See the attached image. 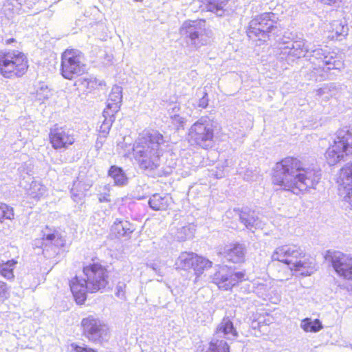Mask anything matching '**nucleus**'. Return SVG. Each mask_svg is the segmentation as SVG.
Returning a JSON list of instances; mask_svg holds the SVG:
<instances>
[{"instance_id":"c85d7f7f","label":"nucleus","mask_w":352,"mask_h":352,"mask_svg":"<svg viewBox=\"0 0 352 352\" xmlns=\"http://www.w3.org/2000/svg\"><path fill=\"white\" fill-rule=\"evenodd\" d=\"M108 175L113 180L116 186H122L127 184L128 178L120 167L116 165L111 166L108 171Z\"/></svg>"},{"instance_id":"864d4df0","label":"nucleus","mask_w":352,"mask_h":352,"mask_svg":"<svg viewBox=\"0 0 352 352\" xmlns=\"http://www.w3.org/2000/svg\"><path fill=\"white\" fill-rule=\"evenodd\" d=\"M30 172H32V171H31V170H28V171L27 172L28 175H31Z\"/></svg>"},{"instance_id":"79ce46f5","label":"nucleus","mask_w":352,"mask_h":352,"mask_svg":"<svg viewBox=\"0 0 352 352\" xmlns=\"http://www.w3.org/2000/svg\"><path fill=\"white\" fill-rule=\"evenodd\" d=\"M339 276L347 280H352V262L349 265V267L344 270Z\"/></svg>"},{"instance_id":"dca6fc26","label":"nucleus","mask_w":352,"mask_h":352,"mask_svg":"<svg viewBox=\"0 0 352 352\" xmlns=\"http://www.w3.org/2000/svg\"><path fill=\"white\" fill-rule=\"evenodd\" d=\"M52 146L56 149H67L75 142L74 132L67 126H59L55 124L49 133Z\"/></svg>"},{"instance_id":"2f4dec72","label":"nucleus","mask_w":352,"mask_h":352,"mask_svg":"<svg viewBox=\"0 0 352 352\" xmlns=\"http://www.w3.org/2000/svg\"><path fill=\"white\" fill-rule=\"evenodd\" d=\"M300 327L305 332L316 333L322 329V324L320 320H312L309 318L303 319L300 322Z\"/></svg>"},{"instance_id":"c9c22d12","label":"nucleus","mask_w":352,"mask_h":352,"mask_svg":"<svg viewBox=\"0 0 352 352\" xmlns=\"http://www.w3.org/2000/svg\"><path fill=\"white\" fill-rule=\"evenodd\" d=\"M179 109V107L177 105H175L172 108V111L169 112L172 124L175 126L176 130L184 129V124L186 122V119L177 113Z\"/></svg>"},{"instance_id":"f257e3e1","label":"nucleus","mask_w":352,"mask_h":352,"mask_svg":"<svg viewBox=\"0 0 352 352\" xmlns=\"http://www.w3.org/2000/svg\"><path fill=\"white\" fill-rule=\"evenodd\" d=\"M319 170L305 167L299 160L287 157L276 163L272 177V183L277 190H290L298 195L299 192L315 188L320 179Z\"/></svg>"},{"instance_id":"de8ad7c7","label":"nucleus","mask_w":352,"mask_h":352,"mask_svg":"<svg viewBox=\"0 0 352 352\" xmlns=\"http://www.w3.org/2000/svg\"><path fill=\"white\" fill-rule=\"evenodd\" d=\"M16 40L14 38H10L6 39L5 41V43H6V45H11L13 43H16Z\"/></svg>"},{"instance_id":"2eb2a0df","label":"nucleus","mask_w":352,"mask_h":352,"mask_svg":"<svg viewBox=\"0 0 352 352\" xmlns=\"http://www.w3.org/2000/svg\"><path fill=\"white\" fill-rule=\"evenodd\" d=\"M338 195L352 207V162L346 164L335 177Z\"/></svg>"},{"instance_id":"5fc2aeb1","label":"nucleus","mask_w":352,"mask_h":352,"mask_svg":"<svg viewBox=\"0 0 352 352\" xmlns=\"http://www.w3.org/2000/svg\"><path fill=\"white\" fill-rule=\"evenodd\" d=\"M134 1H137V2H141L143 0H133Z\"/></svg>"},{"instance_id":"c03bdc74","label":"nucleus","mask_w":352,"mask_h":352,"mask_svg":"<svg viewBox=\"0 0 352 352\" xmlns=\"http://www.w3.org/2000/svg\"><path fill=\"white\" fill-rule=\"evenodd\" d=\"M125 287V285L124 283H119L116 287V295L120 298L124 297V291L123 289Z\"/></svg>"},{"instance_id":"58836bf2","label":"nucleus","mask_w":352,"mask_h":352,"mask_svg":"<svg viewBox=\"0 0 352 352\" xmlns=\"http://www.w3.org/2000/svg\"><path fill=\"white\" fill-rule=\"evenodd\" d=\"M9 296V287L7 284L0 280V301L7 298Z\"/></svg>"},{"instance_id":"a19ab883","label":"nucleus","mask_w":352,"mask_h":352,"mask_svg":"<svg viewBox=\"0 0 352 352\" xmlns=\"http://www.w3.org/2000/svg\"><path fill=\"white\" fill-rule=\"evenodd\" d=\"M335 86L333 83L324 85L322 87H320L316 90L317 95L322 96L324 94H329L331 91V88H334Z\"/></svg>"},{"instance_id":"7ed1b4c3","label":"nucleus","mask_w":352,"mask_h":352,"mask_svg":"<svg viewBox=\"0 0 352 352\" xmlns=\"http://www.w3.org/2000/svg\"><path fill=\"white\" fill-rule=\"evenodd\" d=\"M165 143L163 135L157 131H144L133 146V153L141 168L153 170L160 164L161 146Z\"/></svg>"},{"instance_id":"f3484780","label":"nucleus","mask_w":352,"mask_h":352,"mask_svg":"<svg viewBox=\"0 0 352 352\" xmlns=\"http://www.w3.org/2000/svg\"><path fill=\"white\" fill-rule=\"evenodd\" d=\"M325 259L331 263L336 273L340 276L352 262V256L340 251L328 250L325 254Z\"/></svg>"},{"instance_id":"6ab92c4d","label":"nucleus","mask_w":352,"mask_h":352,"mask_svg":"<svg viewBox=\"0 0 352 352\" xmlns=\"http://www.w3.org/2000/svg\"><path fill=\"white\" fill-rule=\"evenodd\" d=\"M234 211L239 215L241 223H243L247 229L252 230V229L262 228V221L254 210L245 208L241 210L238 209L234 210Z\"/></svg>"},{"instance_id":"b1692460","label":"nucleus","mask_w":352,"mask_h":352,"mask_svg":"<svg viewBox=\"0 0 352 352\" xmlns=\"http://www.w3.org/2000/svg\"><path fill=\"white\" fill-rule=\"evenodd\" d=\"M172 202L171 197L168 195L154 194L148 200V205L153 210H165Z\"/></svg>"},{"instance_id":"f03ea898","label":"nucleus","mask_w":352,"mask_h":352,"mask_svg":"<svg viewBox=\"0 0 352 352\" xmlns=\"http://www.w3.org/2000/svg\"><path fill=\"white\" fill-rule=\"evenodd\" d=\"M84 278L75 276L69 282L71 292L76 302L82 305L87 293H94L104 289L109 283L108 272L100 263H94L83 267Z\"/></svg>"},{"instance_id":"4c0bfd02","label":"nucleus","mask_w":352,"mask_h":352,"mask_svg":"<svg viewBox=\"0 0 352 352\" xmlns=\"http://www.w3.org/2000/svg\"><path fill=\"white\" fill-rule=\"evenodd\" d=\"M51 96V91L47 86H41L36 90V100L41 102L48 99Z\"/></svg>"},{"instance_id":"423d86ee","label":"nucleus","mask_w":352,"mask_h":352,"mask_svg":"<svg viewBox=\"0 0 352 352\" xmlns=\"http://www.w3.org/2000/svg\"><path fill=\"white\" fill-rule=\"evenodd\" d=\"M239 333L229 317H224L217 326L213 338L206 352H230V346L227 341L236 340Z\"/></svg>"},{"instance_id":"aec40b11","label":"nucleus","mask_w":352,"mask_h":352,"mask_svg":"<svg viewBox=\"0 0 352 352\" xmlns=\"http://www.w3.org/2000/svg\"><path fill=\"white\" fill-rule=\"evenodd\" d=\"M223 254L227 261L232 263H239L243 262L245 255V246L241 243L230 245L224 248Z\"/></svg>"},{"instance_id":"6e6d98bb","label":"nucleus","mask_w":352,"mask_h":352,"mask_svg":"<svg viewBox=\"0 0 352 352\" xmlns=\"http://www.w3.org/2000/svg\"><path fill=\"white\" fill-rule=\"evenodd\" d=\"M223 177V175H220L219 176H217V177L221 178Z\"/></svg>"},{"instance_id":"ea45409f","label":"nucleus","mask_w":352,"mask_h":352,"mask_svg":"<svg viewBox=\"0 0 352 352\" xmlns=\"http://www.w3.org/2000/svg\"><path fill=\"white\" fill-rule=\"evenodd\" d=\"M72 351L74 352H96L91 348L83 344V346L78 345L77 344L73 343L71 344Z\"/></svg>"},{"instance_id":"603ef678","label":"nucleus","mask_w":352,"mask_h":352,"mask_svg":"<svg viewBox=\"0 0 352 352\" xmlns=\"http://www.w3.org/2000/svg\"><path fill=\"white\" fill-rule=\"evenodd\" d=\"M164 172H165L166 174H169L171 172V168L169 167L168 170H164Z\"/></svg>"},{"instance_id":"393cba45","label":"nucleus","mask_w":352,"mask_h":352,"mask_svg":"<svg viewBox=\"0 0 352 352\" xmlns=\"http://www.w3.org/2000/svg\"><path fill=\"white\" fill-rule=\"evenodd\" d=\"M92 184L82 181H74L71 189V197L76 203L82 200L85 196V192L88 191Z\"/></svg>"},{"instance_id":"4468645a","label":"nucleus","mask_w":352,"mask_h":352,"mask_svg":"<svg viewBox=\"0 0 352 352\" xmlns=\"http://www.w3.org/2000/svg\"><path fill=\"white\" fill-rule=\"evenodd\" d=\"M245 280V274L243 272L236 271L227 266H221L212 276V282L220 289L228 291L231 289L239 283Z\"/></svg>"},{"instance_id":"72a5a7b5","label":"nucleus","mask_w":352,"mask_h":352,"mask_svg":"<svg viewBox=\"0 0 352 352\" xmlns=\"http://www.w3.org/2000/svg\"><path fill=\"white\" fill-rule=\"evenodd\" d=\"M212 266V262L208 259L204 258L197 254V258L194 262L192 269L195 271V274L199 276L205 270H207Z\"/></svg>"},{"instance_id":"e433bc0d","label":"nucleus","mask_w":352,"mask_h":352,"mask_svg":"<svg viewBox=\"0 0 352 352\" xmlns=\"http://www.w3.org/2000/svg\"><path fill=\"white\" fill-rule=\"evenodd\" d=\"M14 218V212L12 207L0 202V222L5 219L12 220Z\"/></svg>"},{"instance_id":"f8f14e48","label":"nucleus","mask_w":352,"mask_h":352,"mask_svg":"<svg viewBox=\"0 0 352 352\" xmlns=\"http://www.w3.org/2000/svg\"><path fill=\"white\" fill-rule=\"evenodd\" d=\"M81 327L84 336L95 344H102L109 337L108 326L98 318L88 316L82 318Z\"/></svg>"},{"instance_id":"1a4fd4ad","label":"nucleus","mask_w":352,"mask_h":352,"mask_svg":"<svg viewBox=\"0 0 352 352\" xmlns=\"http://www.w3.org/2000/svg\"><path fill=\"white\" fill-rule=\"evenodd\" d=\"M188 140L191 145L207 149L214 143V126L208 117H201L188 129Z\"/></svg>"},{"instance_id":"3c124183","label":"nucleus","mask_w":352,"mask_h":352,"mask_svg":"<svg viewBox=\"0 0 352 352\" xmlns=\"http://www.w3.org/2000/svg\"><path fill=\"white\" fill-rule=\"evenodd\" d=\"M153 269L156 272V273H157L160 276H162V273L160 272V270H157V269L156 267H155L154 266L153 267Z\"/></svg>"},{"instance_id":"412c9836","label":"nucleus","mask_w":352,"mask_h":352,"mask_svg":"<svg viewBox=\"0 0 352 352\" xmlns=\"http://www.w3.org/2000/svg\"><path fill=\"white\" fill-rule=\"evenodd\" d=\"M42 232L41 248L43 250H46L50 245H54L56 248L63 245V240L60 236L58 231L46 227Z\"/></svg>"},{"instance_id":"5701e85b","label":"nucleus","mask_w":352,"mask_h":352,"mask_svg":"<svg viewBox=\"0 0 352 352\" xmlns=\"http://www.w3.org/2000/svg\"><path fill=\"white\" fill-rule=\"evenodd\" d=\"M122 99V89L121 87L114 85L109 94L107 104L105 109L114 113H117L121 105Z\"/></svg>"},{"instance_id":"f704fd0d","label":"nucleus","mask_w":352,"mask_h":352,"mask_svg":"<svg viewBox=\"0 0 352 352\" xmlns=\"http://www.w3.org/2000/svg\"><path fill=\"white\" fill-rule=\"evenodd\" d=\"M195 228L193 226L187 225L177 228L175 233V238L180 241H185L193 236L195 232Z\"/></svg>"},{"instance_id":"cd10ccee","label":"nucleus","mask_w":352,"mask_h":352,"mask_svg":"<svg viewBox=\"0 0 352 352\" xmlns=\"http://www.w3.org/2000/svg\"><path fill=\"white\" fill-rule=\"evenodd\" d=\"M102 123L100 125L99 133L100 138H106L109 133L113 122L115 121V113L108 109H104L102 112Z\"/></svg>"},{"instance_id":"c756f323","label":"nucleus","mask_w":352,"mask_h":352,"mask_svg":"<svg viewBox=\"0 0 352 352\" xmlns=\"http://www.w3.org/2000/svg\"><path fill=\"white\" fill-rule=\"evenodd\" d=\"M228 0H201V2L204 4L205 9L208 11H210L216 13L219 16H221L223 12V10L226 5Z\"/></svg>"},{"instance_id":"39448f33","label":"nucleus","mask_w":352,"mask_h":352,"mask_svg":"<svg viewBox=\"0 0 352 352\" xmlns=\"http://www.w3.org/2000/svg\"><path fill=\"white\" fill-rule=\"evenodd\" d=\"M248 36L253 40L263 42L278 41L282 34V28L278 17L273 12H264L254 17L246 30Z\"/></svg>"},{"instance_id":"49530a36","label":"nucleus","mask_w":352,"mask_h":352,"mask_svg":"<svg viewBox=\"0 0 352 352\" xmlns=\"http://www.w3.org/2000/svg\"><path fill=\"white\" fill-rule=\"evenodd\" d=\"M320 1L323 3L327 4V5H330V6L335 4L339 1H341V0H320Z\"/></svg>"},{"instance_id":"4be33fe9","label":"nucleus","mask_w":352,"mask_h":352,"mask_svg":"<svg viewBox=\"0 0 352 352\" xmlns=\"http://www.w3.org/2000/svg\"><path fill=\"white\" fill-rule=\"evenodd\" d=\"M135 230L134 225L127 220L116 219L111 226V231L117 238L130 237Z\"/></svg>"},{"instance_id":"a878e982","label":"nucleus","mask_w":352,"mask_h":352,"mask_svg":"<svg viewBox=\"0 0 352 352\" xmlns=\"http://www.w3.org/2000/svg\"><path fill=\"white\" fill-rule=\"evenodd\" d=\"M197 258V254L192 252H183L175 261L177 269L188 270L193 267L194 262Z\"/></svg>"},{"instance_id":"7c9ffc66","label":"nucleus","mask_w":352,"mask_h":352,"mask_svg":"<svg viewBox=\"0 0 352 352\" xmlns=\"http://www.w3.org/2000/svg\"><path fill=\"white\" fill-rule=\"evenodd\" d=\"M16 264L14 259L8 260L6 262L0 261V275L8 280H12L14 278L13 270Z\"/></svg>"},{"instance_id":"20e7f679","label":"nucleus","mask_w":352,"mask_h":352,"mask_svg":"<svg viewBox=\"0 0 352 352\" xmlns=\"http://www.w3.org/2000/svg\"><path fill=\"white\" fill-rule=\"evenodd\" d=\"M272 259L285 263L291 270L300 272L303 276H311L316 271L315 260L307 256L304 250L296 245L278 247L274 251Z\"/></svg>"},{"instance_id":"9d476101","label":"nucleus","mask_w":352,"mask_h":352,"mask_svg":"<svg viewBox=\"0 0 352 352\" xmlns=\"http://www.w3.org/2000/svg\"><path fill=\"white\" fill-rule=\"evenodd\" d=\"M352 153V132L346 128L340 129L336 134L333 144L325 153L327 163L333 166Z\"/></svg>"},{"instance_id":"ddd939ff","label":"nucleus","mask_w":352,"mask_h":352,"mask_svg":"<svg viewBox=\"0 0 352 352\" xmlns=\"http://www.w3.org/2000/svg\"><path fill=\"white\" fill-rule=\"evenodd\" d=\"M307 57L309 58V60L314 65L313 69L316 72L337 69L341 65L340 61L337 60L336 53L322 48H315L311 45Z\"/></svg>"},{"instance_id":"a211bd4d","label":"nucleus","mask_w":352,"mask_h":352,"mask_svg":"<svg viewBox=\"0 0 352 352\" xmlns=\"http://www.w3.org/2000/svg\"><path fill=\"white\" fill-rule=\"evenodd\" d=\"M284 46L280 47L283 54H288L296 58L307 56L311 50V44L307 45L304 40L292 42L283 41Z\"/></svg>"},{"instance_id":"0eeeda50","label":"nucleus","mask_w":352,"mask_h":352,"mask_svg":"<svg viewBox=\"0 0 352 352\" xmlns=\"http://www.w3.org/2000/svg\"><path fill=\"white\" fill-rule=\"evenodd\" d=\"M204 20L185 21L180 28V34L186 44L196 50L210 42L211 32L205 28Z\"/></svg>"},{"instance_id":"09e8293b","label":"nucleus","mask_w":352,"mask_h":352,"mask_svg":"<svg viewBox=\"0 0 352 352\" xmlns=\"http://www.w3.org/2000/svg\"><path fill=\"white\" fill-rule=\"evenodd\" d=\"M10 4L8 1H7L6 3H4L3 8L4 12H6V10H10Z\"/></svg>"},{"instance_id":"8fccbe9b","label":"nucleus","mask_w":352,"mask_h":352,"mask_svg":"<svg viewBox=\"0 0 352 352\" xmlns=\"http://www.w3.org/2000/svg\"><path fill=\"white\" fill-rule=\"evenodd\" d=\"M103 144V140H99V138H98L97 140V142H96V146L97 147H101Z\"/></svg>"},{"instance_id":"473e14b6","label":"nucleus","mask_w":352,"mask_h":352,"mask_svg":"<svg viewBox=\"0 0 352 352\" xmlns=\"http://www.w3.org/2000/svg\"><path fill=\"white\" fill-rule=\"evenodd\" d=\"M332 36L331 38L342 40L348 34L349 28L342 22L335 21L331 23Z\"/></svg>"},{"instance_id":"a18cd8bd","label":"nucleus","mask_w":352,"mask_h":352,"mask_svg":"<svg viewBox=\"0 0 352 352\" xmlns=\"http://www.w3.org/2000/svg\"><path fill=\"white\" fill-rule=\"evenodd\" d=\"M98 200H99V202H100V203L111 201V199L109 198V195L107 194V193L99 195Z\"/></svg>"},{"instance_id":"9b49d317","label":"nucleus","mask_w":352,"mask_h":352,"mask_svg":"<svg viewBox=\"0 0 352 352\" xmlns=\"http://www.w3.org/2000/svg\"><path fill=\"white\" fill-rule=\"evenodd\" d=\"M87 69L82 54L77 50H67L61 57V74L69 80L83 74Z\"/></svg>"},{"instance_id":"6e6552de","label":"nucleus","mask_w":352,"mask_h":352,"mask_svg":"<svg viewBox=\"0 0 352 352\" xmlns=\"http://www.w3.org/2000/svg\"><path fill=\"white\" fill-rule=\"evenodd\" d=\"M25 55L19 51H0V74L5 78L19 77L28 70Z\"/></svg>"},{"instance_id":"37998d69","label":"nucleus","mask_w":352,"mask_h":352,"mask_svg":"<svg viewBox=\"0 0 352 352\" xmlns=\"http://www.w3.org/2000/svg\"><path fill=\"white\" fill-rule=\"evenodd\" d=\"M208 105V94L205 91L203 92L202 97L199 99L198 107L202 109H205Z\"/></svg>"},{"instance_id":"bb28decb","label":"nucleus","mask_w":352,"mask_h":352,"mask_svg":"<svg viewBox=\"0 0 352 352\" xmlns=\"http://www.w3.org/2000/svg\"><path fill=\"white\" fill-rule=\"evenodd\" d=\"M21 186H23V182H21ZM26 190L27 194L33 199H39L45 195L47 192V188L38 181H32L27 187L24 186Z\"/></svg>"}]
</instances>
